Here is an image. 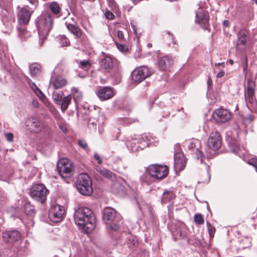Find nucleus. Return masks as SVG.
<instances>
[{"mask_svg":"<svg viewBox=\"0 0 257 257\" xmlns=\"http://www.w3.org/2000/svg\"><path fill=\"white\" fill-rule=\"evenodd\" d=\"M247 32L245 29H241L237 34V41L236 48L239 50H243L245 48L246 41L247 38Z\"/></svg>","mask_w":257,"mask_h":257,"instance_id":"26","label":"nucleus"},{"mask_svg":"<svg viewBox=\"0 0 257 257\" xmlns=\"http://www.w3.org/2000/svg\"><path fill=\"white\" fill-rule=\"evenodd\" d=\"M51 14L48 11L43 12L36 19L39 37L41 41L40 46H42L45 40L52 30L54 24V20Z\"/></svg>","mask_w":257,"mask_h":257,"instance_id":"2","label":"nucleus"},{"mask_svg":"<svg viewBox=\"0 0 257 257\" xmlns=\"http://www.w3.org/2000/svg\"><path fill=\"white\" fill-rule=\"evenodd\" d=\"M229 63H230V64L231 65H232L233 64V63H234L233 60H232V59H230V60H229Z\"/></svg>","mask_w":257,"mask_h":257,"instance_id":"61","label":"nucleus"},{"mask_svg":"<svg viewBox=\"0 0 257 257\" xmlns=\"http://www.w3.org/2000/svg\"><path fill=\"white\" fill-rule=\"evenodd\" d=\"M107 4L112 10H116L118 9V5L114 0H107Z\"/></svg>","mask_w":257,"mask_h":257,"instance_id":"42","label":"nucleus"},{"mask_svg":"<svg viewBox=\"0 0 257 257\" xmlns=\"http://www.w3.org/2000/svg\"><path fill=\"white\" fill-rule=\"evenodd\" d=\"M41 66L37 63H33L30 65L29 69L31 76H35L41 72Z\"/></svg>","mask_w":257,"mask_h":257,"instance_id":"31","label":"nucleus"},{"mask_svg":"<svg viewBox=\"0 0 257 257\" xmlns=\"http://www.w3.org/2000/svg\"><path fill=\"white\" fill-rule=\"evenodd\" d=\"M120 227V225L119 224H113L110 225V228L111 230L117 231L118 230Z\"/></svg>","mask_w":257,"mask_h":257,"instance_id":"51","label":"nucleus"},{"mask_svg":"<svg viewBox=\"0 0 257 257\" xmlns=\"http://www.w3.org/2000/svg\"><path fill=\"white\" fill-rule=\"evenodd\" d=\"M215 66H221L222 67H224L225 63H224V62L218 63H215Z\"/></svg>","mask_w":257,"mask_h":257,"instance_id":"60","label":"nucleus"},{"mask_svg":"<svg viewBox=\"0 0 257 257\" xmlns=\"http://www.w3.org/2000/svg\"><path fill=\"white\" fill-rule=\"evenodd\" d=\"M145 176H146V175H143V176L141 177V180H142V181H145V180H144V178L145 177Z\"/></svg>","mask_w":257,"mask_h":257,"instance_id":"64","label":"nucleus"},{"mask_svg":"<svg viewBox=\"0 0 257 257\" xmlns=\"http://www.w3.org/2000/svg\"><path fill=\"white\" fill-rule=\"evenodd\" d=\"M100 68L105 73H110L113 69V59L109 55H104L99 62Z\"/></svg>","mask_w":257,"mask_h":257,"instance_id":"16","label":"nucleus"},{"mask_svg":"<svg viewBox=\"0 0 257 257\" xmlns=\"http://www.w3.org/2000/svg\"><path fill=\"white\" fill-rule=\"evenodd\" d=\"M97 171L105 178L110 179H113L115 178L114 174L108 170L99 168V169H97Z\"/></svg>","mask_w":257,"mask_h":257,"instance_id":"32","label":"nucleus"},{"mask_svg":"<svg viewBox=\"0 0 257 257\" xmlns=\"http://www.w3.org/2000/svg\"><path fill=\"white\" fill-rule=\"evenodd\" d=\"M34 92L37 95V96L40 99H42L45 97L44 94L39 89L35 91Z\"/></svg>","mask_w":257,"mask_h":257,"instance_id":"50","label":"nucleus"},{"mask_svg":"<svg viewBox=\"0 0 257 257\" xmlns=\"http://www.w3.org/2000/svg\"><path fill=\"white\" fill-rule=\"evenodd\" d=\"M59 44L61 47H67L69 46L70 42L68 38L65 35L60 36L59 38Z\"/></svg>","mask_w":257,"mask_h":257,"instance_id":"37","label":"nucleus"},{"mask_svg":"<svg viewBox=\"0 0 257 257\" xmlns=\"http://www.w3.org/2000/svg\"><path fill=\"white\" fill-rule=\"evenodd\" d=\"M148 174L154 179L160 180L166 178L169 174V168L166 165H150L147 170Z\"/></svg>","mask_w":257,"mask_h":257,"instance_id":"5","label":"nucleus"},{"mask_svg":"<svg viewBox=\"0 0 257 257\" xmlns=\"http://www.w3.org/2000/svg\"><path fill=\"white\" fill-rule=\"evenodd\" d=\"M194 221L196 224L201 225L204 223V219L201 214L197 213L194 215Z\"/></svg>","mask_w":257,"mask_h":257,"instance_id":"39","label":"nucleus"},{"mask_svg":"<svg viewBox=\"0 0 257 257\" xmlns=\"http://www.w3.org/2000/svg\"><path fill=\"white\" fill-rule=\"evenodd\" d=\"M65 25L67 30L77 39H79L82 36L83 32L77 23L71 24L66 22Z\"/></svg>","mask_w":257,"mask_h":257,"instance_id":"25","label":"nucleus"},{"mask_svg":"<svg viewBox=\"0 0 257 257\" xmlns=\"http://www.w3.org/2000/svg\"><path fill=\"white\" fill-rule=\"evenodd\" d=\"M72 95L75 102H78L81 100L82 94L78 88L73 87L71 89V96Z\"/></svg>","mask_w":257,"mask_h":257,"instance_id":"30","label":"nucleus"},{"mask_svg":"<svg viewBox=\"0 0 257 257\" xmlns=\"http://www.w3.org/2000/svg\"><path fill=\"white\" fill-rule=\"evenodd\" d=\"M67 65L65 61L62 60L59 63L55 70L52 72L50 85L55 89L61 88L67 84V80L62 75L57 74L60 69H62L64 71Z\"/></svg>","mask_w":257,"mask_h":257,"instance_id":"3","label":"nucleus"},{"mask_svg":"<svg viewBox=\"0 0 257 257\" xmlns=\"http://www.w3.org/2000/svg\"><path fill=\"white\" fill-rule=\"evenodd\" d=\"M188 243H193L192 242V239H190V238H189V239H188Z\"/></svg>","mask_w":257,"mask_h":257,"instance_id":"63","label":"nucleus"},{"mask_svg":"<svg viewBox=\"0 0 257 257\" xmlns=\"http://www.w3.org/2000/svg\"><path fill=\"white\" fill-rule=\"evenodd\" d=\"M48 8L53 14L55 16L56 18H59L60 16L61 8L59 4L56 2H53L48 4Z\"/></svg>","mask_w":257,"mask_h":257,"instance_id":"29","label":"nucleus"},{"mask_svg":"<svg viewBox=\"0 0 257 257\" xmlns=\"http://www.w3.org/2000/svg\"><path fill=\"white\" fill-rule=\"evenodd\" d=\"M17 18L18 23L22 26L27 25L31 19L33 12H30L28 7H18Z\"/></svg>","mask_w":257,"mask_h":257,"instance_id":"11","label":"nucleus"},{"mask_svg":"<svg viewBox=\"0 0 257 257\" xmlns=\"http://www.w3.org/2000/svg\"><path fill=\"white\" fill-rule=\"evenodd\" d=\"M135 120H133L130 118H122L119 119L118 123L119 124L125 125L134 122Z\"/></svg>","mask_w":257,"mask_h":257,"instance_id":"40","label":"nucleus"},{"mask_svg":"<svg viewBox=\"0 0 257 257\" xmlns=\"http://www.w3.org/2000/svg\"><path fill=\"white\" fill-rule=\"evenodd\" d=\"M78 145L82 148L86 150L87 149V144L83 140H80L78 141Z\"/></svg>","mask_w":257,"mask_h":257,"instance_id":"47","label":"nucleus"},{"mask_svg":"<svg viewBox=\"0 0 257 257\" xmlns=\"http://www.w3.org/2000/svg\"><path fill=\"white\" fill-rule=\"evenodd\" d=\"M19 36L22 40H26L28 38L31 36V34L29 32L27 31L25 28H19Z\"/></svg>","mask_w":257,"mask_h":257,"instance_id":"34","label":"nucleus"},{"mask_svg":"<svg viewBox=\"0 0 257 257\" xmlns=\"http://www.w3.org/2000/svg\"><path fill=\"white\" fill-rule=\"evenodd\" d=\"M142 137H147L148 138L147 140H148V142H149L150 143H149L148 144V146H152V145H156L155 143H158L157 141H155L156 138H153L152 136L149 135V136H142Z\"/></svg>","mask_w":257,"mask_h":257,"instance_id":"43","label":"nucleus"},{"mask_svg":"<svg viewBox=\"0 0 257 257\" xmlns=\"http://www.w3.org/2000/svg\"><path fill=\"white\" fill-rule=\"evenodd\" d=\"M198 155L199 156L198 157V158H199V157H200L201 161L202 162L203 160L202 158H204L203 153L202 152L198 151Z\"/></svg>","mask_w":257,"mask_h":257,"instance_id":"58","label":"nucleus"},{"mask_svg":"<svg viewBox=\"0 0 257 257\" xmlns=\"http://www.w3.org/2000/svg\"><path fill=\"white\" fill-rule=\"evenodd\" d=\"M96 95L99 99L104 101L112 98L114 95V92L110 87H100L96 92Z\"/></svg>","mask_w":257,"mask_h":257,"instance_id":"15","label":"nucleus"},{"mask_svg":"<svg viewBox=\"0 0 257 257\" xmlns=\"http://www.w3.org/2000/svg\"><path fill=\"white\" fill-rule=\"evenodd\" d=\"M212 116L216 121L225 122L230 119L231 113L228 110L220 108L214 111Z\"/></svg>","mask_w":257,"mask_h":257,"instance_id":"14","label":"nucleus"},{"mask_svg":"<svg viewBox=\"0 0 257 257\" xmlns=\"http://www.w3.org/2000/svg\"><path fill=\"white\" fill-rule=\"evenodd\" d=\"M223 25L225 27H227L229 25V21L228 20H224L223 22Z\"/></svg>","mask_w":257,"mask_h":257,"instance_id":"59","label":"nucleus"},{"mask_svg":"<svg viewBox=\"0 0 257 257\" xmlns=\"http://www.w3.org/2000/svg\"><path fill=\"white\" fill-rule=\"evenodd\" d=\"M71 100V95H68L67 96L64 97L62 101L61 109L62 111H65L70 104Z\"/></svg>","mask_w":257,"mask_h":257,"instance_id":"35","label":"nucleus"},{"mask_svg":"<svg viewBox=\"0 0 257 257\" xmlns=\"http://www.w3.org/2000/svg\"><path fill=\"white\" fill-rule=\"evenodd\" d=\"M19 205L21 207L17 206V208L23 212L26 215L33 216L35 214L34 207L30 204V203L26 199L19 200Z\"/></svg>","mask_w":257,"mask_h":257,"instance_id":"20","label":"nucleus"},{"mask_svg":"<svg viewBox=\"0 0 257 257\" xmlns=\"http://www.w3.org/2000/svg\"><path fill=\"white\" fill-rule=\"evenodd\" d=\"M115 44L117 49L121 52H126L127 50V48L125 45L118 43L117 42H115Z\"/></svg>","mask_w":257,"mask_h":257,"instance_id":"45","label":"nucleus"},{"mask_svg":"<svg viewBox=\"0 0 257 257\" xmlns=\"http://www.w3.org/2000/svg\"><path fill=\"white\" fill-rule=\"evenodd\" d=\"M221 143L222 139L219 133L217 131L212 132L208 139V147L214 151L217 150L220 148Z\"/></svg>","mask_w":257,"mask_h":257,"instance_id":"12","label":"nucleus"},{"mask_svg":"<svg viewBox=\"0 0 257 257\" xmlns=\"http://www.w3.org/2000/svg\"><path fill=\"white\" fill-rule=\"evenodd\" d=\"M148 138L147 137H141V138H131L130 140H127L126 142V144L130 150L135 152L142 150L145 148L147 147L148 144L150 143L148 142Z\"/></svg>","mask_w":257,"mask_h":257,"instance_id":"8","label":"nucleus"},{"mask_svg":"<svg viewBox=\"0 0 257 257\" xmlns=\"http://www.w3.org/2000/svg\"><path fill=\"white\" fill-rule=\"evenodd\" d=\"M125 182L121 179H117L111 185V191L113 194L122 195L125 192Z\"/></svg>","mask_w":257,"mask_h":257,"instance_id":"24","label":"nucleus"},{"mask_svg":"<svg viewBox=\"0 0 257 257\" xmlns=\"http://www.w3.org/2000/svg\"><path fill=\"white\" fill-rule=\"evenodd\" d=\"M172 43H173V46L174 47L175 45H176V42L174 40L173 38H172Z\"/></svg>","mask_w":257,"mask_h":257,"instance_id":"62","label":"nucleus"},{"mask_svg":"<svg viewBox=\"0 0 257 257\" xmlns=\"http://www.w3.org/2000/svg\"><path fill=\"white\" fill-rule=\"evenodd\" d=\"M75 223L81 228H86L90 231L95 227V218L94 214L88 207H79L74 213Z\"/></svg>","mask_w":257,"mask_h":257,"instance_id":"1","label":"nucleus"},{"mask_svg":"<svg viewBox=\"0 0 257 257\" xmlns=\"http://www.w3.org/2000/svg\"><path fill=\"white\" fill-rule=\"evenodd\" d=\"M76 187L81 194L85 196L90 195L93 192V189L89 176L86 173L79 174L77 177Z\"/></svg>","mask_w":257,"mask_h":257,"instance_id":"4","label":"nucleus"},{"mask_svg":"<svg viewBox=\"0 0 257 257\" xmlns=\"http://www.w3.org/2000/svg\"><path fill=\"white\" fill-rule=\"evenodd\" d=\"M173 64V60L172 58L166 56L161 57L159 61L158 65L162 70H166Z\"/></svg>","mask_w":257,"mask_h":257,"instance_id":"27","label":"nucleus"},{"mask_svg":"<svg viewBox=\"0 0 257 257\" xmlns=\"http://www.w3.org/2000/svg\"><path fill=\"white\" fill-rule=\"evenodd\" d=\"M7 140L9 142H12L13 139V134L12 133H7L5 135Z\"/></svg>","mask_w":257,"mask_h":257,"instance_id":"52","label":"nucleus"},{"mask_svg":"<svg viewBox=\"0 0 257 257\" xmlns=\"http://www.w3.org/2000/svg\"><path fill=\"white\" fill-rule=\"evenodd\" d=\"M247 67H248V64H246V63L245 64H244V63L242 64V67L243 68V73L245 74V76L247 74L246 69L247 68Z\"/></svg>","mask_w":257,"mask_h":257,"instance_id":"54","label":"nucleus"},{"mask_svg":"<svg viewBox=\"0 0 257 257\" xmlns=\"http://www.w3.org/2000/svg\"><path fill=\"white\" fill-rule=\"evenodd\" d=\"M49 193L44 185L37 184L32 187L30 194L34 200L43 203L46 200Z\"/></svg>","mask_w":257,"mask_h":257,"instance_id":"6","label":"nucleus"},{"mask_svg":"<svg viewBox=\"0 0 257 257\" xmlns=\"http://www.w3.org/2000/svg\"><path fill=\"white\" fill-rule=\"evenodd\" d=\"M117 36L120 41H124L123 33L121 31H117Z\"/></svg>","mask_w":257,"mask_h":257,"instance_id":"48","label":"nucleus"},{"mask_svg":"<svg viewBox=\"0 0 257 257\" xmlns=\"http://www.w3.org/2000/svg\"><path fill=\"white\" fill-rule=\"evenodd\" d=\"M199 143L198 140H191L186 141V144L189 149H193L196 147V145Z\"/></svg>","mask_w":257,"mask_h":257,"instance_id":"38","label":"nucleus"},{"mask_svg":"<svg viewBox=\"0 0 257 257\" xmlns=\"http://www.w3.org/2000/svg\"><path fill=\"white\" fill-rule=\"evenodd\" d=\"M105 16L107 19L112 20L114 19L115 17L114 14L109 11H106L105 13Z\"/></svg>","mask_w":257,"mask_h":257,"instance_id":"46","label":"nucleus"},{"mask_svg":"<svg viewBox=\"0 0 257 257\" xmlns=\"http://www.w3.org/2000/svg\"><path fill=\"white\" fill-rule=\"evenodd\" d=\"M31 87L32 89V90L35 92L37 90L39 89V88L36 86V85L32 82L31 84H30Z\"/></svg>","mask_w":257,"mask_h":257,"instance_id":"56","label":"nucleus"},{"mask_svg":"<svg viewBox=\"0 0 257 257\" xmlns=\"http://www.w3.org/2000/svg\"><path fill=\"white\" fill-rule=\"evenodd\" d=\"M255 87L254 81L248 79L247 81L246 90L245 91V97L246 100L250 103H253L255 99Z\"/></svg>","mask_w":257,"mask_h":257,"instance_id":"19","label":"nucleus"},{"mask_svg":"<svg viewBox=\"0 0 257 257\" xmlns=\"http://www.w3.org/2000/svg\"><path fill=\"white\" fill-rule=\"evenodd\" d=\"M116 211L110 207L104 208L103 213V219L106 223H109L118 216Z\"/></svg>","mask_w":257,"mask_h":257,"instance_id":"21","label":"nucleus"},{"mask_svg":"<svg viewBox=\"0 0 257 257\" xmlns=\"http://www.w3.org/2000/svg\"><path fill=\"white\" fill-rule=\"evenodd\" d=\"M229 146L231 151L236 155L240 156L243 154L241 153V149H243V147H240L236 143H231Z\"/></svg>","mask_w":257,"mask_h":257,"instance_id":"33","label":"nucleus"},{"mask_svg":"<svg viewBox=\"0 0 257 257\" xmlns=\"http://www.w3.org/2000/svg\"><path fill=\"white\" fill-rule=\"evenodd\" d=\"M175 197V194L173 191L165 190L162 197L161 203L166 204L174 199Z\"/></svg>","mask_w":257,"mask_h":257,"instance_id":"28","label":"nucleus"},{"mask_svg":"<svg viewBox=\"0 0 257 257\" xmlns=\"http://www.w3.org/2000/svg\"><path fill=\"white\" fill-rule=\"evenodd\" d=\"M248 164L251 166H252L255 169L257 172V158H252L248 161Z\"/></svg>","mask_w":257,"mask_h":257,"instance_id":"44","label":"nucleus"},{"mask_svg":"<svg viewBox=\"0 0 257 257\" xmlns=\"http://www.w3.org/2000/svg\"><path fill=\"white\" fill-rule=\"evenodd\" d=\"M57 168L60 176L63 178H70L73 175L72 163L67 158L60 159L58 161Z\"/></svg>","mask_w":257,"mask_h":257,"instance_id":"7","label":"nucleus"},{"mask_svg":"<svg viewBox=\"0 0 257 257\" xmlns=\"http://www.w3.org/2000/svg\"><path fill=\"white\" fill-rule=\"evenodd\" d=\"M27 129L31 133H38L41 132L43 125L42 122L35 117H30L26 121Z\"/></svg>","mask_w":257,"mask_h":257,"instance_id":"13","label":"nucleus"},{"mask_svg":"<svg viewBox=\"0 0 257 257\" xmlns=\"http://www.w3.org/2000/svg\"><path fill=\"white\" fill-rule=\"evenodd\" d=\"M225 75V72L223 71V70H221L220 71H219L216 75V77L217 78H221L222 77H223Z\"/></svg>","mask_w":257,"mask_h":257,"instance_id":"55","label":"nucleus"},{"mask_svg":"<svg viewBox=\"0 0 257 257\" xmlns=\"http://www.w3.org/2000/svg\"><path fill=\"white\" fill-rule=\"evenodd\" d=\"M64 213V207L56 204L51 206L49 217L53 222L56 223L62 220Z\"/></svg>","mask_w":257,"mask_h":257,"instance_id":"9","label":"nucleus"},{"mask_svg":"<svg viewBox=\"0 0 257 257\" xmlns=\"http://www.w3.org/2000/svg\"><path fill=\"white\" fill-rule=\"evenodd\" d=\"M189 232L188 228L184 224H181L172 231V234L174 239L178 240L186 238Z\"/></svg>","mask_w":257,"mask_h":257,"instance_id":"23","label":"nucleus"},{"mask_svg":"<svg viewBox=\"0 0 257 257\" xmlns=\"http://www.w3.org/2000/svg\"><path fill=\"white\" fill-rule=\"evenodd\" d=\"M207 225L208 227V230L209 237L210 238H213L215 232V228L213 225H212L210 223L208 222H207Z\"/></svg>","mask_w":257,"mask_h":257,"instance_id":"41","label":"nucleus"},{"mask_svg":"<svg viewBox=\"0 0 257 257\" xmlns=\"http://www.w3.org/2000/svg\"><path fill=\"white\" fill-rule=\"evenodd\" d=\"M186 160L183 153L180 152L174 154V170L176 172L182 171L186 166Z\"/></svg>","mask_w":257,"mask_h":257,"instance_id":"18","label":"nucleus"},{"mask_svg":"<svg viewBox=\"0 0 257 257\" xmlns=\"http://www.w3.org/2000/svg\"><path fill=\"white\" fill-rule=\"evenodd\" d=\"M3 237L7 243H14L20 238L21 235L17 230L6 231L3 232Z\"/></svg>","mask_w":257,"mask_h":257,"instance_id":"22","label":"nucleus"},{"mask_svg":"<svg viewBox=\"0 0 257 257\" xmlns=\"http://www.w3.org/2000/svg\"><path fill=\"white\" fill-rule=\"evenodd\" d=\"M94 158L95 160L97 161L98 164H101L102 163V161L101 160V158L97 154H94Z\"/></svg>","mask_w":257,"mask_h":257,"instance_id":"53","label":"nucleus"},{"mask_svg":"<svg viewBox=\"0 0 257 257\" xmlns=\"http://www.w3.org/2000/svg\"><path fill=\"white\" fill-rule=\"evenodd\" d=\"M241 63L244 64H248L247 58L246 55H244L243 57L241 59Z\"/></svg>","mask_w":257,"mask_h":257,"instance_id":"57","label":"nucleus"},{"mask_svg":"<svg viewBox=\"0 0 257 257\" xmlns=\"http://www.w3.org/2000/svg\"><path fill=\"white\" fill-rule=\"evenodd\" d=\"M59 127L63 133H66L67 132V127L66 124L62 123H60L59 124Z\"/></svg>","mask_w":257,"mask_h":257,"instance_id":"49","label":"nucleus"},{"mask_svg":"<svg viewBox=\"0 0 257 257\" xmlns=\"http://www.w3.org/2000/svg\"><path fill=\"white\" fill-rule=\"evenodd\" d=\"M79 67L84 71H88L91 67V64L88 60H83L79 63Z\"/></svg>","mask_w":257,"mask_h":257,"instance_id":"36","label":"nucleus"},{"mask_svg":"<svg viewBox=\"0 0 257 257\" xmlns=\"http://www.w3.org/2000/svg\"><path fill=\"white\" fill-rule=\"evenodd\" d=\"M151 74V72L147 67L142 66L135 69L133 71L132 77L134 81L140 83L149 77Z\"/></svg>","mask_w":257,"mask_h":257,"instance_id":"10","label":"nucleus"},{"mask_svg":"<svg viewBox=\"0 0 257 257\" xmlns=\"http://www.w3.org/2000/svg\"><path fill=\"white\" fill-rule=\"evenodd\" d=\"M195 22L203 29H207L209 24L208 13L204 10H199L196 14Z\"/></svg>","mask_w":257,"mask_h":257,"instance_id":"17","label":"nucleus"}]
</instances>
